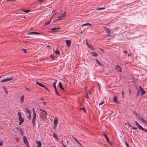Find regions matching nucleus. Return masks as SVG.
Masks as SVG:
<instances>
[{
    "mask_svg": "<svg viewBox=\"0 0 147 147\" xmlns=\"http://www.w3.org/2000/svg\"><path fill=\"white\" fill-rule=\"evenodd\" d=\"M32 111L33 112V117L32 118V122L33 126H34L35 125V120L36 117V114L34 109H32Z\"/></svg>",
    "mask_w": 147,
    "mask_h": 147,
    "instance_id": "obj_1",
    "label": "nucleus"
},
{
    "mask_svg": "<svg viewBox=\"0 0 147 147\" xmlns=\"http://www.w3.org/2000/svg\"><path fill=\"white\" fill-rule=\"evenodd\" d=\"M47 114L46 112L45 113L41 112L40 114L39 117L41 119H45L47 118Z\"/></svg>",
    "mask_w": 147,
    "mask_h": 147,
    "instance_id": "obj_2",
    "label": "nucleus"
},
{
    "mask_svg": "<svg viewBox=\"0 0 147 147\" xmlns=\"http://www.w3.org/2000/svg\"><path fill=\"white\" fill-rule=\"evenodd\" d=\"M136 117H137L138 119L142 121L144 123H145L147 125V121L145 120H144L143 118L141 117L139 114H138Z\"/></svg>",
    "mask_w": 147,
    "mask_h": 147,
    "instance_id": "obj_3",
    "label": "nucleus"
},
{
    "mask_svg": "<svg viewBox=\"0 0 147 147\" xmlns=\"http://www.w3.org/2000/svg\"><path fill=\"white\" fill-rule=\"evenodd\" d=\"M140 89V91L141 93V95H144L146 93V91L143 89V88L141 86L139 87Z\"/></svg>",
    "mask_w": 147,
    "mask_h": 147,
    "instance_id": "obj_4",
    "label": "nucleus"
},
{
    "mask_svg": "<svg viewBox=\"0 0 147 147\" xmlns=\"http://www.w3.org/2000/svg\"><path fill=\"white\" fill-rule=\"evenodd\" d=\"M23 140L24 143L28 147V145L29 143L26 137L25 136H24L23 137Z\"/></svg>",
    "mask_w": 147,
    "mask_h": 147,
    "instance_id": "obj_5",
    "label": "nucleus"
},
{
    "mask_svg": "<svg viewBox=\"0 0 147 147\" xmlns=\"http://www.w3.org/2000/svg\"><path fill=\"white\" fill-rule=\"evenodd\" d=\"M103 135H104V136H105V138H106V140L107 141V142L111 146H112V144L109 141V138L107 136V135H106V134L105 133H104L103 134Z\"/></svg>",
    "mask_w": 147,
    "mask_h": 147,
    "instance_id": "obj_6",
    "label": "nucleus"
},
{
    "mask_svg": "<svg viewBox=\"0 0 147 147\" xmlns=\"http://www.w3.org/2000/svg\"><path fill=\"white\" fill-rule=\"evenodd\" d=\"M57 80H56V81L53 83V87H54V88L55 89V92L59 96V94L57 92L56 85V84L57 83Z\"/></svg>",
    "mask_w": 147,
    "mask_h": 147,
    "instance_id": "obj_7",
    "label": "nucleus"
},
{
    "mask_svg": "<svg viewBox=\"0 0 147 147\" xmlns=\"http://www.w3.org/2000/svg\"><path fill=\"white\" fill-rule=\"evenodd\" d=\"M12 78H7L4 79H3L1 80V82H7L12 80Z\"/></svg>",
    "mask_w": 147,
    "mask_h": 147,
    "instance_id": "obj_8",
    "label": "nucleus"
},
{
    "mask_svg": "<svg viewBox=\"0 0 147 147\" xmlns=\"http://www.w3.org/2000/svg\"><path fill=\"white\" fill-rule=\"evenodd\" d=\"M27 34L28 35H32V34H40L38 32H31L27 33Z\"/></svg>",
    "mask_w": 147,
    "mask_h": 147,
    "instance_id": "obj_9",
    "label": "nucleus"
},
{
    "mask_svg": "<svg viewBox=\"0 0 147 147\" xmlns=\"http://www.w3.org/2000/svg\"><path fill=\"white\" fill-rule=\"evenodd\" d=\"M138 127L139 129L147 132V130L143 128L141 125H140Z\"/></svg>",
    "mask_w": 147,
    "mask_h": 147,
    "instance_id": "obj_10",
    "label": "nucleus"
},
{
    "mask_svg": "<svg viewBox=\"0 0 147 147\" xmlns=\"http://www.w3.org/2000/svg\"><path fill=\"white\" fill-rule=\"evenodd\" d=\"M54 125L55 126V127H56L57 126V125L58 123V119L56 117L54 119Z\"/></svg>",
    "mask_w": 147,
    "mask_h": 147,
    "instance_id": "obj_11",
    "label": "nucleus"
},
{
    "mask_svg": "<svg viewBox=\"0 0 147 147\" xmlns=\"http://www.w3.org/2000/svg\"><path fill=\"white\" fill-rule=\"evenodd\" d=\"M71 41L69 40H67L66 41V44L67 46H70L71 45Z\"/></svg>",
    "mask_w": 147,
    "mask_h": 147,
    "instance_id": "obj_12",
    "label": "nucleus"
},
{
    "mask_svg": "<svg viewBox=\"0 0 147 147\" xmlns=\"http://www.w3.org/2000/svg\"><path fill=\"white\" fill-rule=\"evenodd\" d=\"M59 88L62 90L64 91L65 90V89L63 87L62 85V84L61 82H59Z\"/></svg>",
    "mask_w": 147,
    "mask_h": 147,
    "instance_id": "obj_13",
    "label": "nucleus"
},
{
    "mask_svg": "<svg viewBox=\"0 0 147 147\" xmlns=\"http://www.w3.org/2000/svg\"><path fill=\"white\" fill-rule=\"evenodd\" d=\"M116 68L117 70V71H118L120 72H121L122 71L120 67L118 65H116Z\"/></svg>",
    "mask_w": 147,
    "mask_h": 147,
    "instance_id": "obj_14",
    "label": "nucleus"
},
{
    "mask_svg": "<svg viewBox=\"0 0 147 147\" xmlns=\"http://www.w3.org/2000/svg\"><path fill=\"white\" fill-rule=\"evenodd\" d=\"M36 143L37 144V146L36 147H41L42 144L40 141H36Z\"/></svg>",
    "mask_w": 147,
    "mask_h": 147,
    "instance_id": "obj_15",
    "label": "nucleus"
},
{
    "mask_svg": "<svg viewBox=\"0 0 147 147\" xmlns=\"http://www.w3.org/2000/svg\"><path fill=\"white\" fill-rule=\"evenodd\" d=\"M104 28H105V30L106 31V32L109 35L110 34V31L109 30V29L107 28L106 27H105Z\"/></svg>",
    "mask_w": 147,
    "mask_h": 147,
    "instance_id": "obj_16",
    "label": "nucleus"
},
{
    "mask_svg": "<svg viewBox=\"0 0 147 147\" xmlns=\"http://www.w3.org/2000/svg\"><path fill=\"white\" fill-rule=\"evenodd\" d=\"M66 13V12H64L63 13H62L60 16H59V17H60L61 18V19L63 18V17H64L65 16V14Z\"/></svg>",
    "mask_w": 147,
    "mask_h": 147,
    "instance_id": "obj_17",
    "label": "nucleus"
},
{
    "mask_svg": "<svg viewBox=\"0 0 147 147\" xmlns=\"http://www.w3.org/2000/svg\"><path fill=\"white\" fill-rule=\"evenodd\" d=\"M61 28H54L51 29V30L54 32H55L56 30L60 29Z\"/></svg>",
    "mask_w": 147,
    "mask_h": 147,
    "instance_id": "obj_18",
    "label": "nucleus"
},
{
    "mask_svg": "<svg viewBox=\"0 0 147 147\" xmlns=\"http://www.w3.org/2000/svg\"><path fill=\"white\" fill-rule=\"evenodd\" d=\"M61 20V18H60V17H59V16L58 17V18L57 19L53 21V23H55L56 22H57Z\"/></svg>",
    "mask_w": 147,
    "mask_h": 147,
    "instance_id": "obj_19",
    "label": "nucleus"
},
{
    "mask_svg": "<svg viewBox=\"0 0 147 147\" xmlns=\"http://www.w3.org/2000/svg\"><path fill=\"white\" fill-rule=\"evenodd\" d=\"M24 95H22L20 98V102L21 103H22L24 101Z\"/></svg>",
    "mask_w": 147,
    "mask_h": 147,
    "instance_id": "obj_20",
    "label": "nucleus"
},
{
    "mask_svg": "<svg viewBox=\"0 0 147 147\" xmlns=\"http://www.w3.org/2000/svg\"><path fill=\"white\" fill-rule=\"evenodd\" d=\"M87 46L91 49L94 50V49L93 47L90 44H87Z\"/></svg>",
    "mask_w": 147,
    "mask_h": 147,
    "instance_id": "obj_21",
    "label": "nucleus"
},
{
    "mask_svg": "<svg viewBox=\"0 0 147 147\" xmlns=\"http://www.w3.org/2000/svg\"><path fill=\"white\" fill-rule=\"evenodd\" d=\"M53 137L55 138L57 140H59V139L58 138L57 135L55 133H53Z\"/></svg>",
    "mask_w": 147,
    "mask_h": 147,
    "instance_id": "obj_22",
    "label": "nucleus"
},
{
    "mask_svg": "<svg viewBox=\"0 0 147 147\" xmlns=\"http://www.w3.org/2000/svg\"><path fill=\"white\" fill-rule=\"evenodd\" d=\"M87 25H89V26H91L92 24H90V23H86L82 25V26H87Z\"/></svg>",
    "mask_w": 147,
    "mask_h": 147,
    "instance_id": "obj_23",
    "label": "nucleus"
},
{
    "mask_svg": "<svg viewBox=\"0 0 147 147\" xmlns=\"http://www.w3.org/2000/svg\"><path fill=\"white\" fill-rule=\"evenodd\" d=\"M113 100L115 102L118 103L119 102H118L117 100V98L116 96H114L113 98Z\"/></svg>",
    "mask_w": 147,
    "mask_h": 147,
    "instance_id": "obj_24",
    "label": "nucleus"
},
{
    "mask_svg": "<svg viewBox=\"0 0 147 147\" xmlns=\"http://www.w3.org/2000/svg\"><path fill=\"white\" fill-rule=\"evenodd\" d=\"M42 87L44 88L48 91L49 92V90L47 88V87L45 85H43V86Z\"/></svg>",
    "mask_w": 147,
    "mask_h": 147,
    "instance_id": "obj_25",
    "label": "nucleus"
},
{
    "mask_svg": "<svg viewBox=\"0 0 147 147\" xmlns=\"http://www.w3.org/2000/svg\"><path fill=\"white\" fill-rule=\"evenodd\" d=\"M22 11L26 13H28L30 11V10H24L23 9H22Z\"/></svg>",
    "mask_w": 147,
    "mask_h": 147,
    "instance_id": "obj_26",
    "label": "nucleus"
},
{
    "mask_svg": "<svg viewBox=\"0 0 147 147\" xmlns=\"http://www.w3.org/2000/svg\"><path fill=\"white\" fill-rule=\"evenodd\" d=\"M92 55L94 57H96L98 55V54L96 53L92 52Z\"/></svg>",
    "mask_w": 147,
    "mask_h": 147,
    "instance_id": "obj_27",
    "label": "nucleus"
},
{
    "mask_svg": "<svg viewBox=\"0 0 147 147\" xmlns=\"http://www.w3.org/2000/svg\"><path fill=\"white\" fill-rule=\"evenodd\" d=\"M96 62L98 63V64L100 65V66H101L102 64L99 61V60L97 59H96Z\"/></svg>",
    "mask_w": 147,
    "mask_h": 147,
    "instance_id": "obj_28",
    "label": "nucleus"
},
{
    "mask_svg": "<svg viewBox=\"0 0 147 147\" xmlns=\"http://www.w3.org/2000/svg\"><path fill=\"white\" fill-rule=\"evenodd\" d=\"M105 9V8L104 7H102L98 8L97 9H96V10H101L102 9Z\"/></svg>",
    "mask_w": 147,
    "mask_h": 147,
    "instance_id": "obj_29",
    "label": "nucleus"
},
{
    "mask_svg": "<svg viewBox=\"0 0 147 147\" xmlns=\"http://www.w3.org/2000/svg\"><path fill=\"white\" fill-rule=\"evenodd\" d=\"M26 112L27 113H28L29 114H30V111L27 108H26Z\"/></svg>",
    "mask_w": 147,
    "mask_h": 147,
    "instance_id": "obj_30",
    "label": "nucleus"
},
{
    "mask_svg": "<svg viewBox=\"0 0 147 147\" xmlns=\"http://www.w3.org/2000/svg\"><path fill=\"white\" fill-rule=\"evenodd\" d=\"M76 141L82 147H84L82 145V144L80 143L77 139H76Z\"/></svg>",
    "mask_w": 147,
    "mask_h": 147,
    "instance_id": "obj_31",
    "label": "nucleus"
},
{
    "mask_svg": "<svg viewBox=\"0 0 147 147\" xmlns=\"http://www.w3.org/2000/svg\"><path fill=\"white\" fill-rule=\"evenodd\" d=\"M54 52L56 54L58 55L60 54V51L58 50H56V51H55Z\"/></svg>",
    "mask_w": 147,
    "mask_h": 147,
    "instance_id": "obj_32",
    "label": "nucleus"
},
{
    "mask_svg": "<svg viewBox=\"0 0 147 147\" xmlns=\"http://www.w3.org/2000/svg\"><path fill=\"white\" fill-rule=\"evenodd\" d=\"M51 22V21H50L49 22H47V23H46L45 24H44V26H46V25H48L49 24H50V23Z\"/></svg>",
    "mask_w": 147,
    "mask_h": 147,
    "instance_id": "obj_33",
    "label": "nucleus"
},
{
    "mask_svg": "<svg viewBox=\"0 0 147 147\" xmlns=\"http://www.w3.org/2000/svg\"><path fill=\"white\" fill-rule=\"evenodd\" d=\"M134 122L138 127L140 125L139 124L137 121H135Z\"/></svg>",
    "mask_w": 147,
    "mask_h": 147,
    "instance_id": "obj_34",
    "label": "nucleus"
},
{
    "mask_svg": "<svg viewBox=\"0 0 147 147\" xmlns=\"http://www.w3.org/2000/svg\"><path fill=\"white\" fill-rule=\"evenodd\" d=\"M140 93V92L139 90H138V91H137V94H136L137 96H138L139 95Z\"/></svg>",
    "mask_w": 147,
    "mask_h": 147,
    "instance_id": "obj_35",
    "label": "nucleus"
},
{
    "mask_svg": "<svg viewBox=\"0 0 147 147\" xmlns=\"http://www.w3.org/2000/svg\"><path fill=\"white\" fill-rule=\"evenodd\" d=\"M80 110H83V111L85 112H86V109L84 107H82L81 108Z\"/></svg>",
    "mask_w": 147,
    "mask_h": 147,
    "instance_id": "obj_36",
    "label": "nucleus"
},
{
    "mask_svg": "<svg viewBox=\"0 0 147 147\" xmlns=\"http://www.w3.org/2000/svg\"><path fill=\"white\" fill-rule=\"evenodd\" d=\"M50 57L52 58L53 60H55V58L53 56V54H51L50 55Z\"/></svg>",
    "mask_w": 147,
    "mask_h": 147,
    "instance_id": "obj_37",
    "label": "nucleus"
},
{
    "mask_svg": "<svg viewBox=\"0 0 147 147\" xmlns=\"http://www.w3.org/2000/svg\"><path fill=\"white\" fill-rule=\"evenodd\" d=\"M20 121H23V122H24L25 120L24 119V118H22V119H18Z\"/></svg>",
    "mask_w": 147,
    "mask_h": 147,
    "instance_id": "obj_38",
    "label": "nucleus"
},
{
    "mask_svg": "<svg viewBox=\"0 0 147 147\" xmlns=\"http://www.w3.org/2000/svg\"><path fill=\"white\" fill-rule=\"evenodd\" d=\"M28 118L29 119H31V115L30 114H29V115L28 116Z\"/></svg>",
    "mask_w": 147,
    "mask_h": 147,
    "instance_id": "obj_39",
    "label": "nucleus"
},
{
    "mask_svg": "<svg viewBox=\"0 0 147 147\" xmlns=\"http://www.w3.org/2000/svg\"><path fill=\"white\" fill-rule=\"evenodd\" d=\"M52 13H54V15H55L56 14V12L55 10V9H53V10L52 11Z\"/></svg>",
    "mask_w": 147,
    "mask_h": 147,
    "instance_id": "obj_40",
    "label": "nucleus"
},
{
    "mask_svg": "<svg viewBox=\"0 0 147 147\" xmlns=\"http://www.w3.org/2000/svg\"><path fill=\"white\" fill-rule=\"evenodd\" d=\"M18 115L19 116V117L21 116V113L20 112H19L18 113Z\"/></svg>",
    "mask_w": 147,
    "mask_h": 147,
    "instance_id": "obj_41",
    "label": "nucleus"
},
{
    "mask_svg": "<svg viewBox=\"0 0 147 147\" xmlns=\"http://www.w3.org/2000/svg\"><path fill=\"white\" fill-rule=\"evenodd\" d=\"M96 84H97V85L98 86V87L99 89V90H100V84L99 83H98V82H97Z\"/></svg>",
    "mask_w": 147,
    "mask_h": 147,
    "instance_id": "obj_42",
    "label": "nucleus"
},
{
    "mask_svg": "<svg viewBox=\"0 0 147 147\" xmlns=\"http://www.w3.org/2000/svg\"><path fill=\"white\" fill-rule=\"evenodd\" d=\"M16 140L17 142H18L19 140V139L17 137L16 138Z\"/></svg>",
    "mask_w": 147,
    "mask_h": 147,
    "instance_id": "obj_43",
    "label": "nucleus"
},
{
    "mask_svg": "<svg viewBox=\"0 0 147 147\" xmlns=\"http://www.w3.org/2000/svg\"><path fill=\"white\" fill-rule=\"evenodd\" d=\"M23 122V121H20V122H19V125H21V124H22V123Z\"/></svg>",
    "mask_w": 147,
    "mask_h": 147,
    "instance_id": "obj_44",
    "label": "nucleus"
},
{
    "mask_svg": "<svg viewBox=\"0 0 147 147\" xmlns=\"http://www.w3.org/2000/svg\"><path fill=\"white\" fill-rule=\"evenodd\" d=\"M133 113H134V115H136V116L137 115H138V113H136V112H133Z\"/></svg>",
    "mask_w": 147,
    "mask_h": 147,
    "instance_id": "obj_45",
    "label": "nucleus"
},
{
    "mask_svg": "<svg viewBox=\"0 0 147 147\" xmlns=\"http://www.w3.org/2000/svg\"><path fill=\"white\" fill-rule=\"evenodd\" d=\"M125 144L127 147H129L127 143V142L126 141H125Z\"/></svg>",
    "mask_w": 147,
    "mask_h": 147,
    "instance_id": "obj_46",
    "label": "nucleus"
},
{
    "mask_svg": "<svg viewBox=\"0 0 147 147\" xmlns=\"http://www.w3.org/2000/svg\"><path fill=\"white\" fill-rule=\"evenodd\" d=\"M131 129H135V130H136L137 129V128H136L134 127H132L131 128Z\"/></svg>",
    "mask_w": 147,
    "mask_h": 147,
    "instance_id": "obj_47",
    "label": "nucleus"
},
{
    "mask_svg": "<svg viewBox=\"0 0 147 147\" xmlns=\"http://www.w3.org/2000/svg\"><path fill=\"white\" fill-rule=\"evenodd\" d=\"M22 50H23V51H24V52L25 53H27V50H26V49H22Z\"/></svg>",
    "mask_w": 147,
    "mask_h": 147,
    "instance_id": "obj_48",
    "label": "nucleus"
},
{
    "mask_svg": "<svg viewBox=\"0 0 147 147\" xmlns=\"http://www.w3.org/2000/svg\"><path fill=\"white\" fill-rule=\"evenodd\" d=\"M36 84H37V85H40V84L41 83H40V82H36Z\"/></svg>",
    "mask_w": 147,
    "mask_h": 147,
    "instance_id": "obj_49",
    "label": "nucleus"
},
{
    "mask_svg": "<svg viewBox=\"0 0 147 147\" xmlns=\"http://www.w3.org/2000/svg\"><path fill=\"white\" fill-rule=\"evenodd\" d=\"M3 142H0V146H1L3 145Z\"/></svg>",
    "mask_w": 147,
    "mask_h": 147,
    "instance_id": "obj_50",
    "label": "nucleus"
},
{
    "mask_svg": "<svg viewBox=\"0 0 147 147\" xmlns=\"http://www.w3.org/2000/svg\"><path fill=\"white\" fill-rule=\"evenodd\" d=\"M86 97L87 98H88L89 97V96L88 95V92H86Z\"/></svg>",
    "mask_w": 147,
    "mask_h": 147,
    "instance_id": "obj_51",
    "label": "nucleus"
},
{
    "mask_svg": "<svg viewBox=\"0 0 147 147\" xmlns=\"http://www.w3.org/2000/svg\"><path fill=\"white\" fill-rule=\"evenodd\" d=\"M105 102H101L99 104V105H102V104L103 103H104Z\"/></svg>",
    "mask_w": 147,
    "mask_h": 147,
    "instance_id": "obj_52",
    "label": "nucleus"
},
{
    "mask_svg": "<svg viewBox=\"0 0 147 147\" xmlns=\"http://www.w3.org/2000/svg\"><path fill=\"white\" fill-rule=\"evenodd\" d=\"M39 2L40 3H42L43 2V0H38Z\"/></svg>",
    "mask_w": 147,
    "mask_h": 147,
    "instance_id": "obj_53",
    "label": "nucleus"
},
{
    "mask_svg": "<svg viewBox=\"0 0 147 147\" xmlns=\"http://www.w3.org/2000/svg\"><path fill=\"white\" fill-rule=\"evenodd\" d=\"M40 100L44 101L45 99L43 98H41L40 99Z\"/></svg>",
    "mask_w": 147,
    "mask_h": 147,
    "instance_id": "obj_54",
    "label": "nucleus"
},
{
    "mask_svg": "<svg viewBox=\"0 0 147 147\" xmlns=\"http://www.w3.org/2000/svg\"><path fill=\"white\" fill-rule=\"evenodd\" d=\"M127 123L128 125L130 127L131 126V125H130V124L129 122H127Z\"/></svg>",
    "mask_w": 147,
    "mask_h": 147,
    "instance_id": "obj_55",
    "label": "nucleus"
},
{
    "mask_svg": "<svg viewBox=\"0 0 147 147\" xmlns=\"http://www.w3.org/2000/svg\"><path fill=\"white\" fill-rule=\"evenodd\" d=\"M100 50L103 52H105V51H104V50L102 49H100Z\"/></svg>",
    "mask_w": 147,
    "mask_h": 147,
    "instance_id": "obj_56",
    "label": "nucleus"
},
{
    "mask_svg": "<svg viewBox=\"0 0 147 147\" xmlns=\"http://www.w3.org/2000/svg\"><path fill=\"white\" fill-rule=\"evenodd\" d=\"M19 131L20 132H21V131H22V128H20L19 129Z\"/></svg>",
    "mask_w": 147,
    "mask_h": 147,
    "instance_id": "obj_57",
    "label": "nucleus"
},
{
    "mask_svg": "<svg viewBox=\"0 0 147 147\" xmlns=\"http://www.w3.org/2000/svg\"><path fill=\"white\" fill-rule=\"evenodd\" d=\"M15 0H7V1H13Z\"/></svg>",
    "mask_w": 147,
    "mask_h": 147,
    "instance_id": "obj_58",
    "label": "nucleus"
},
{
    "mask_svg": "<svg viewBox=\"0 0 147 147\" xmlns=\"http://www.w3.org/2000/svg\"><path fill=\"white\" fill-rule=\"evenodd\" d=\"M124 92L123 91H122V96H123V97L124 96Z\"/></svg>",
    "mask_w": 147,
    "mask_h": 147,
    "instance_id": "obj_59",
    "label": "nucleus"
},
{
    "mask_svg": "<svg viewBox=\"0 0 147 147\" xmlns=\"http://www.w3.org/2000/svg\"><path fill=\"white\" fill-rule=\"evenodd\" d=\"M3 88L4 90H6V87H5L3 86Z\"/></svg>",
    "mask_w": 147,
    "mask_h": 147,
    "instance_id": "obj_60",
    "label": "nucleus"
},
{
    "mask_svg": "<svg viewBox=\"0 0 147 147\" xmlns=\"http://www.w3.org/2000/svg\"><path fill=\"white\" fill-rule=\"evenodd\" d=\"M20 132V134H21L22 135H23V131H21V132Z\"/></svg>",
    "mask_w": 147,
    "mask_h": 147,
    "instance_id": "obj_61",
    "label": "nucleus"
},
{
    "mask_svg": "<svg viewBox=\"0 0 147 147\" xmlns=\"http://www.w3.org/2000/svg\"><path fill=\"white\" fill-rule=\"evenodd\" d=\"M87 41H88L87 39V40H86V44L87 45V44H89V43H88Z\"/></svg>",
    "mask_w": 147,
    "mask_h": 147,
    "instance_id": "obj_62",
    "label": "nucleus"
},
{
    "mask_svg": "<svg viewBox=\"0 0 147 147\" xmlns=\"http://www.w3.org/2000/svg\"><path fill=\"white\" fill-rule=\"evenodd\" d=\"M62 143L64 147H66L65 145L63 143V142H62Z\"/></svg>",
    "mask_w": 147,
    "mask_h": 147,
    "instance_id": "obj_63",
    "label": "nucleus"
},
{
    "mask_svg": "<svg viewBox=\"0 0 147 147\" xmlns=\"http://www.w3.org/2000/svg\"><path fill=\"white\" fill-rule=\"evenodd\" d=\"M5 93L6 94H8V92L7 91V90H5Z\"/></svg>",
    "mask_w": 147,
    "mask_h": 147,
    "instance_id": "obj_64",
    "label": "nucleus"
}]
</instances>
